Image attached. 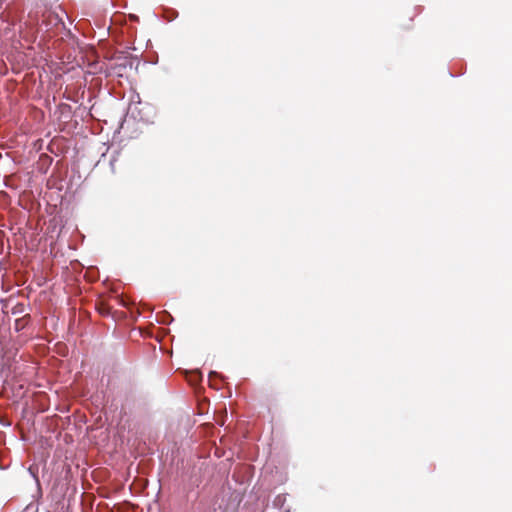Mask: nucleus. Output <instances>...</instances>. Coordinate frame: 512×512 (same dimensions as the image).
<instances>
[{
  "mask_svg": "<svg viewBox=\"0 0 512 512\" xmlns=\"http://www.w3.org/2000/svg\"><path fill=\"white\" fill-rule=\"evenodd\" d=\"M25 310V306L24 304L22 303H18L17 305H15L12 310H11V313L13 315H19V314H22Z\"/></svg>",
  "mask_w": 512,
  "mask_h": 512,
  "instance_id": "obj_2",
  "label": "nucleus"
},
{
  "mask_svg": "<svg viewBox=\"0 0 512 512\" xmlns=\"http://www.w3.org/2000/svg\"><path fill=\"white\" fill-rule=\"evenodd\" d=\"M30 319H31L30 314H25L22 317L17 318L15 320V330L16 331L23 330L30 322Z\"/></svg>",
  "mask_w": 512,
  "mask_h": 512,
  "instance_id": "obj_1",
  "label": "nucleus"
}]
</instances>
